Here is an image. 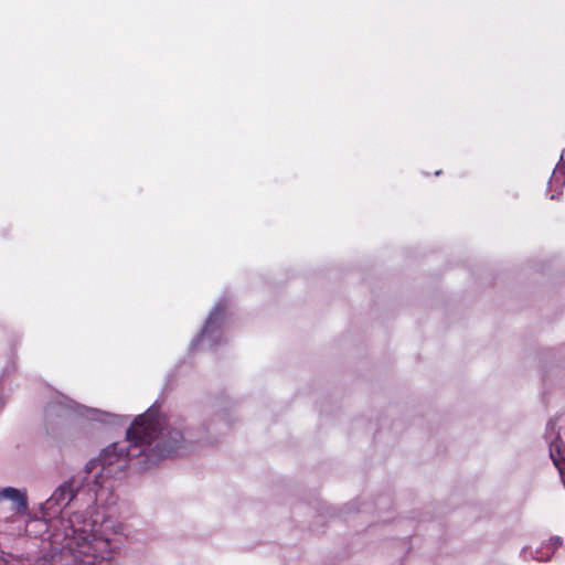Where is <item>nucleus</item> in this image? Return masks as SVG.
Masks as SVG:
<instances>
[{
    "label": "nucleus",
    "mask_w": 565,
    "mask_h": 565,
    "mask_svg": "<svg viewBox=\"0 0 565 565\" xmlns=\"http://www.w3.org/2000/svg\"><path fill=\"white\" fill-rule=\"evenodd\" d=\"M164 425L166 419L158 409L149 408L139 415L127 430L128 449L124 445L113 444L100 452L98 459L90 461L89 466H100L106 476H113L126 467L128 458L142 455L149 463H154L159 458L171 456L182 440V434L169 430L167 437L173 444L170 445L163 440Z\"/></svg>",
    "instance_id": "f257e3e1"
},
{
    "label": "nucleus",
    "mask_w": 565,
    "mask_h": 565,
    "mask_svg": "<svg viewBox=\"0 0 565 565\" xmlns=\"http://www.w3.org/2000/svg\"><path fill=\"white\" fill-rule=\"evenodd\" d=\"M81 518L77 513L70 518L72 534H66L70 537L67 545L74 557L83 565H94L98 561L109 559L113 554L109 539L97 535L95 524L86 520L82 522Z\"/></svg>",
    "instance_id": "f03ea898"
},
{
    "label": "nucleus",
    "mask_w": 565,
    "mask_h": 565,
    "mask_svg": "<svg viewBox=\"0 0 565 565\" xmlns=\"http://www.w3.org/2000/svg\"><path fill=\"white\" fill-rule=\"evenodd\" d=\"M75 493L70 482L60 486L54 493L42 505L44 515L54 516L58 514L62 509L67 507L74 499Z\"/></svg>",
    "instance_id": "7ed1b4c3"
},
{
    "label": "nucleus",
    "mask_w": 565,
    "mask_h": 565,
    "mask_svg": "<svg viewBox=\"0 0 565 565\" xmlns=\"http://www.w3.org/2000/svg\"><path fill=\"white\" fill-rule=\"evenodd\" d=\"M0 498L9 499L13 502L15 513H25L28 510L26 495L15 488H6L0 492Z\"/></svg>",
    "instance_id": "20e7f679"
},
{
    "label": "nucleus",
    "mask_w": 565,
    "mask_h": 565,
    "mask_svg": "<svg viewBox=\"0 0 565 565\" xmlns=\"http://www.w3.org/2000/svg\"><path fill=\"white\" fill-rule=\"evenodd\" d=\"M551 458L554 462V465L558 468L559 472L562 473L563 472V467H562V461L565 460V457L564 455L562 454L561 451V448H559V445H558V440L556 439V441L552 445V448H551Z\"/></svg>",
    "instance_id": "39448f33"
},
{
    "label": "nucleus",
    "mask_w": 565,
    "mask_h": 565,
    "mask_svg": "<svg viewBox=\"0 0 565 565\" xmlns=\"http://www.w3.org/2000/svg\"><path fill=\"white\" fill-rule=\"evenodd\" d=\"M551 544L553 545V551L562 545V540L559 537H554L551 540Z\"/></svg>",
    "instance_id": "423d86ee"
},
{
    "label": "nucleus",
    "mask_w": 565,
    "mask_h": 565,
    "mask_svg": "<svg viewBox=\"0 0 565 565\" xmlns=\"http://www.w3.org/2000/svg\"><path fill=\"white\" fill-rule=\"evenodd\" d=\"M103 526H104L105 529H108V521H105V522H104V524H103Z\"/></svg>",
    "instance_id": "0eeeda50"
},
{
    "label": "nucleus",
    "mask_w": 565,
    "mask_h": 565,
    "mask_svg": "<svg viewBox=\"0 0 565 565\" xmlns=\"http://www.w3.org/2000/svg\"><path fill=\"white\" fill-rule=\"evenodd\" d=\"M548 558H550V555H548V556H546V557H543V556H542V557H540V559H541V561H547Z\"/></svg>",
    "instance_id": "6e6552de"
}]
</instances>
